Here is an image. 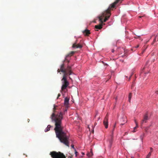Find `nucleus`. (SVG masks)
<instances>
[{"label":"nucleus","instance_id":"obj_30","mask_svg":"<svg viewBox=\"0 0 158 158\" xmlns=\"http://www.w3.org/2000/svg\"><path fill=\"white\" fill-rule=\"evenodd\" d=\"M124 124V123H121L120 125H123Z\"/></svg>","mask_w":158,"mask_h":158},{"label":"nucleus","instance_id":"obj_9","mask_svg":"<svg viewBox=\"0 0 158 158\" xmlns=\"http://www.w3.org/2000/svg\"><path fill=\"white\" fill-rule=\"evenodd\" d=\"M148 62H149V61H148L146 62V64L145 65V67L143 68V69L144 70V71H145V74H147L150 71V69H146L148 68V66H147V65L148 64Z\"/></svg>","mask_w":158,"mask_h":158},{"label":"nucleus","instance_id":"obj_16","mask_svg":"<svg viewBox=\"0 0 158 158\" xmlns=\"http://www.w3.org/2000/svg\"><path fill=\"white\" fill-rule=\"evenodd\" d=\"M116 123H115L114 126V128H113V130L112 131V135H111V139H112L113 138H112V137H113V131H114V128L115 127H116Z\"/></svg>","mask_w":158,"mask_h":158},{"label":"nucleus","instance_id":"obj_21","mask_svg":"<svg viewBox=\"0 0 158 158\" xmlns=\"http://www.w3.org/2000/svg\"><path fill=\"white\" fill-rule=\"evenodd\" d=\"M110 146H111V144H112V140H111V141H110Z\"/></svg>","mask_w":158,"mask_h":158},{"label":"nucleus","instance_id":"obj_6","mask_svg":"<svg viewBox=\"0 0 158 158\" xmlns=\"http://www.w3.org/2000/svg\"><path fill=\"white\" fill-rule=\"evenodd\" d=\"M148 119V114L147 113L144 115L143 119L141 121V124H143L144 123H146Z\"/></svg>","mask_w":158,"mask_h":158},{"label":"nucleus","instance_id":"obj_38","mask_svg":"<svg viewBox=\"0 0 158 158\" xmlns=\"http://www.w3.org/2000/svg\"><path fill=\"white\" fill-rule=\"evenodd\" d=\"M126 77H127H127H127V76H126Z\"/></svg>","mask_w":158,"mask_h":158},{"label":"nucleus","instance_id":"obj_1","mask_svg":"<svg viewBox=\"0 0 158 158\" xmlns=\"http://www.w3.org/2000/svg\"><path fill=\"white\" fill-rule=\"evenodd\" d=\"M59 108L55 105H54L53 113L51 115L50 118L52 121L55 122V127L54 129L56 137L58 138L60 142L69 147V136L67 133L63 131L61 121L63 119V114L61 112L57 113Z\"/></svg>","mask_w":158,"mask_h":158},{"label":"nucleus","instance_id":"obj_37","mask_svg":"<svg viewBox=\"0 0 158 158\" xmlns=\"http://www.w3.org/2000/svg\"><path fill=\"white\" fill-rule=\"evenodd\" d=\"M96 31H98V30H96Z\"/></svg>","mask_w":158,"mask_h":158},{"label":"nucleus","instance_id":"obj_35","mask_svg":"<svg viewBox=\"0 0 158 158\" xmlns=\"http://www.w3.org/2000/svg\"><path fill=\"white\" fill-rule=\"evenodd\" d=\"M145 131H147V129H145Z\"/></svg>","mask_w":158,"mask_h":158},{"label":"nucleus","instance_id":"obj_23","mask_svg":"<svg viewBox=\"0 0 158 158\" xmlns=\"http://www.w3.org/2000/svg\"><path fill=\"white\" fill-rule=\"evenodd\" d=\"M150 149H151V152H151V153L152 152V151L153 148H150Z\"/></svg>","mask_w":158,"mask_h":158},{"label":"nucleus","instance_id":"obj_11","mask_svg":"<svg viewBox=\"0 0 158 158\" xmlns=\"http://www.w3.org/2000/svg\"><path fill=\"white\" fill-rule=\"evenodd\" d=\"M101 23L98 25H95V27L96 29H101L102 28V23H102L101 22V21L99 20Z\"/></svg>","mask_w":158,"mask_h":158},{"label":"nucleus","instance_id":"obj_18","mask_svg":"<svg viewBox=\"0 0 158 158\" xmlns=\"http://www.w3.org/2000/svg\"><path fill=\"white\" fill-rule=\"evenodd\" d=\"M92 155V152L90 153H89L87 154V156H88L89 157L91 156Z\"/></svg>","mask_w":158,"mask_h":158},{"label":"nucleus","instance_id":"obj_22","mask_svg":"<svg viewBox=\"0 0 158 158\" xmlns=\"http://www.w3.org/2000/svg\"><path fill=\"white\" fill-rule=\"evenodd\" d=\"M155 93L156 94H158V90L156 91L155 92Z\"/></svg>","mask_w":158,"mask_h":158},{"label":"nucleus","instance_id":"obj_32","mask_svg":"<svg viewBox=\"0 0 158 158\" xmlns=\"http://www.w3.org/2000/svg\"><path fill=\"white\" fill-rule=\"evenodd\" d=\"M140 137L141 138L142 140V136H140Z\"/></svg>","mask_w":158,"mask_h":158},{"label":"nucleus","instance_id":"obj_34","mask_svg":"<svg viewBox=\"0 0 158 158\" xmlns=\"http://www.w3.org/2000/svg\"><path fill=\"white\" fill-rule=\"evenodd\" d=\"M69 78L70 79H71V78L70 77H69Z\"/></svg>","mask_w":158,"mask_h":158},{"label":"nucleus","instance_id":"obj_5","mask_svg":"<svg viewBox=\"0 0 158 158\" xmlns=\"http://www.w3.org/2000/svg\"><path fill=\"white\" fill-rule=\"evenodd\" d=\"M108 114L106 115L104 120L103 121V123L105 128H107L108 127Z\"/></svg>","mask_w":158,"mask_h":158},{"label":"nucleus","instance_id":"obj_15","mask_svg":"<svg viewBox=\"0 0 158 158\" xmlns=\"http://www.w3.org/2000/svg\"><path fill=\"white\" fill-rule=\"evenodd\" d=\"M132 97V93H129L128 96V98H129V102H130L131 100V98Z\"/></svg>","mask_w":158,"mask_h":158},{"label":"nucleus","instance_id":"obj_2","mask_svg":"<svg viewBox=\"0 0 158 158\" xmlns=\"http://www.w3.org/2000/svg\"><path fill=\"white\" fill-rule=\"evenodd\" d=\"M57 72L58 73L61 72L63 73V77L61 80L62 83L61 89L62 91H64L66 89L69 84V82L67 80L68 76L73 74L71 70V67L68 65L67 68H65L64 64H63L60 65V69H58Z\"/></svg>","mask_w":158,"mask_h":158},{"label":"nucleus","instance_id":"obj_36","mask_svg":"<svg viewBox=\"0 0 158 158\" xmlns=\"http://www.w3.org/2000/svg\"><path fill=\"white\" fill-rule=\"evenodd\" d=\"M144 51H143V52H142V53H143V52H144Z\"/></svg>","mask_w":158,"mask_h":158},{"label":"nucleus","instance_id":"obj_25","mask_svg":"<svg viewBox=\"0 0 158 158\" xmlns=\"http://www.w3.org/2000/svg\"><path fill=\"white\" fill-rule=\"evenodd\" d=\"M71 147H72V148H74V145H73V144H72V145H71Z\"/></svg>","mask_w":158,"mask_h":158},{"label":"nucleus","instance_id":"obj_29","mask_svg":"<svg viewBox=\"0 0 158 158\" xmlns=\"http://www.w3.org/2000/svg\"><path fill=\"white\" fill-rule=\"evenodd\" d=\"M103 62V64H105V65H107V64H104V63L103 62Z\"/></svg>","mask_w":158,"mask_h":158},{"label":"nucleus","instance_id":"obj_17","mask_svg":"<svg viewBox=\"0 0 158 158\" xmlns=\"http://www.w3.org/2000/svg\"><path fill=\"white\" fill-rule=\"evenodd\" d=\"M151 155V152H149L146 156V158H149Z\"/></svg>","mask_w":158,"mask_h":158},{"label":"nucleus","instance_id":"obj_31","mask_svg":"<svg viewBox=\"0 0 158 158\" xmlns=\"http://www.w3.org/2000/svg\"><path fill=\"white\" fill-rule=\"evenodd\" d=\"M126 122H127V120H126V118H125V121Z\"/></svg>","mask_w":158,"mask_h":158},{"label":"nucleus","instance_id":"obj_8","mask_svg":"<svg viewBox=\"0 0 158 158\" xmlns=\"http://www.w3.org/2000/svg\"><path fill=\"white\" fill-rule=\"evenodd\" d=\"M83 35L85 36H89L90 34V31L87 29H85L82 31Z\"/></svg>","mask_w":158,"mask_h":158},{"label":"nucleus","instance_id":"obj_12","mask_svg":"<svg viewBox=\"0 0 158 158\" xmlns=\"http://www.w3.org/2000/svg\"><path fill=\"white\" fill-rule=\"evenodd\" d=\"M75 53V52H74V51H71V52L69 54H68L66 56L65 60H67L66 58H67V57H68L69 56H72Z\"/></svg>","mask_w":158,"mask_h":158},{"label":"nucleus","instance_id":"obj_26","mask_svg":"<svg viewBox=\"0 0 158 158\" xmlns=\"http://www.w3.org/2000/svg\"><path fill=\"white\" fill-rule=\"evenodd\" d=\"M114 49H112V50H111V52H114Z\"/></svg>","mask_w":158,"mask_h":158},{"label":"nucleus","instance_id":"obj_27","mask_svg":"<svg viewBox=\"0 0 158 158\" xmlns=\"http://www.w3.org/2000/svg\"><path fill=\"white\" fill-rule=\"evenodd\" d=\"M139 47V45H137L136 47H135V48H138Z\"/></svg>","mask_w":158,"mask_h":158},{"label":"nucleus","instance_id":"obj_10","mask_svg":"<svg viewBox=\"0 0 158 158\" xmlns=\"http://www.w3.org/2000/svg\"><path fill=\"white\" fill-rule=\"evenodd\" d=\"M69 98L68 97H66L65 98L64 100V105L66 106H68L69 105Z\"/></svg>","mask_w":158,"mask_h":158},{"label":"nucleus","instance_id":"obj_3","mask_svg":"<svg viewBox=\"0 0 158 158\" xmlns=\"http://www.w3.org/2000/svg\"><path fill=\"white\" fill-rule=\"evenodd\" d=\"M123 0H116L113 3L111 4L109 7L108 9L104 11L102 15L99 16V20L102 23L105 22L107 21L110 15V10H113L115 5L118 2H121Z\"/></svg>","mask_w":158,"mask_h":158},{"label":"nucleus","instance_id":"obj_20","mask_svg":"<svg viewBox=\"0 0 158 158\" xmlns=\"http://www.w3.org/2000/svg\"><path fill=\"white\" fill-rule=\"evenodd\" d=\"M133 74V73H132V74L130 75V77H129V80H130V78H131V77L132 76V75Z\"/></svg>","mask_w":158,"mask_h":158},{"label":"nucleus","instance_id":"obj_4","mask_svg":"<svg viewBox=\"0 0 158 158\" xmlns=\"http://www.w3.org/2000/svg\"><path fill=\"white\" fill-rule=\"evenodd\" d=\"M50 155L52 158H65V155L60 152L53 151L50 152Z\"/></svg>","mask_w":158,"mask_h":158},{"label":"nucleus","instance_id":"obj_14","mask_svg":"<svg viewBox=\"0 0 158 158\" xmlns=\"http://www.w3.org/2000/svg\"><path fill=\"white\" fill-rule=\"evenodd\" d=\"M135 123L136 124V126L134 128V131H133V132H135V130L138 127V123H137V122L136 121V120H135Z\"/></svg>","mask_w":158,"mask_h":158},{"label":"nucleus","instance_id":"obj_24","mask_svg":"<svg viewBox=\"0 0 158 158\" xmlns=\"http://www.w3.org/2000/svg\"><path fill=\"white\" fill-rule=\"evenodd\" d=\"M60 94H59L58 95V97L57 98H58L59 97H60Z\"/></svg>","mask_w":158,"mask_h":158},{"label":"nucleus","instance_id":"obj_13","mask_svg":"<svg viewBox=\"0 0 158 158\" xmlns=\"http://www.w3.org/2000/svg\"><path fill=\"white\" fill-rule=\"evenodd\" d=\"M51 127H52V126H51L50 125H48L47 126V127L45 129V131L46 132L49 131L50 130V128Z\"/></svg>","mask_w":158,"mask_h":158},{"label":"nucleus","instance_id":"obj_7","mask_svg":"<svg viewBox=\"0 0 158 158\" xmlns=\"http://www.w3.org/2000/svg\"><path fill=\"white\" fill-rule=\"evenodd\" d=\"M82 47V46L81 44H77V41L72 45V48H81Z\"/></svg>","mask_w":158,"mask_h":158},{"label":"nucleus","instance_id":"obj_33","mask_svg":"<svg viewBox=\"0 0 158 158\" xmlns=\"http://www.w3.org/2000/svg\"><path fill=\"white\" fill-rule=\"evenodd\" d=\"M67 61L68 62H69V60H67Z\"/></svg>","mask_w":158,"mask_h":158},{"label":"nucleus","instance_id":"obj_19","mask_svg":"<svg viewBox=\"0 0 158 158\" xmlns=\"http://www.w3.org/2000/svg\"><path fill=\"white\" fill-rule=\"evenodd\" d=\"M140 37V36H137L135 37L134 38L136 39L139 38Z\"/></svg>","mask_w":158,"mask_h":158},{"label":"nucleus","instance_id":"obj_28","mask_svg":"<svg viewBox=\"0 0 158 158\" xmlns=\"http://www.w3.org/2000/svg\"><path fill=\"white\" fill-rule=\"evenodd\" d=\"M75 154H76V155H77V153H78L77 151H76V150H75Z\"/></svg>","mask_w":158,"mask_h":158}]
</instances>
